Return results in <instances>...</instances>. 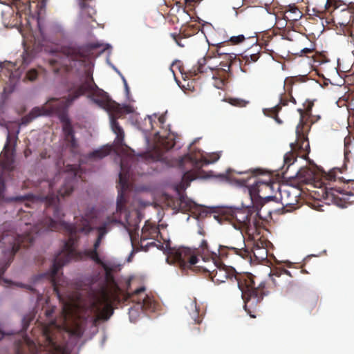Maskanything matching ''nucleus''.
I'll return each mask as SVG.
<instances>
[{
  "label": "nucleus",
  "mask_w": 354,
  "mask_h": 354,
  "mask_svg": "<svg viewBox=\"0 0 354 354\" xmlns=\"http://www.w3.org/2000/svg\"><path fill=\"white\" fill-rule=\"evenodd\" d=\"M131 167L126 158L120 161V172L118 186L116 211L107 216L106 220L99 226H95L93 219L82 217L74 224L68 223L60 206L58 196L48 194L44 200L45 218L39 221L36 226L37 232L63 230L68 236L64 248L54 258L50 270L45 275L53 286L54 291L59 294L58 286L61 285L59 270L72 260L80 261L90 259L95 263H102L98 249L111 223L122 225L129 232L131 241L138 236L139 223L141 221L138 211L130 212L127 207L126 192L129 189Z\"/></svg>",
  "instance_id": "1"
},
{
  "label": "nucleus",
  "mask_w": 354,
  "mask_h": 354,
  "mask_svg": "<svg viewBox=\"0 0 354 354\" xmlns=\"http://www.w3.org/2000/svg\"><path fill=\"white\" fill-rule=\"evenodd\" d=\"M91 50L88 46L70 44L61 48L60 58H52L49 65L55 73L64 72L74 74L75 78L69 80L66 85L69 102H73L80 97L87 95V97L99 107L109 113L111 111H119L120 104L113 101L108 93L100 88L95 83L93 72L85 68L89 62Z\"/></svg>",
  "instance_id": "2"
},
{
  "label": "nucleus",
  "mask_w": 354,
  "mask_h": 354,
  "mask_svg": "<svg viewBox=\"0 0 354 354\" xmlns=\"http://www.w3.org/2000/svg\"><path fill=\"white\" fill-rule=\"evenodd\" d=\"M228 45V41H224L216 45V48L212 51L214 56L223 57V60L220 62L219 66L216 68L207 67L205 65L208 59L211 57H204L198 61L197 65L192 67V69L185 72L183 66H180V62L173 63V66L178 65L179 71L183 77L185 79L195 80L198 74L207 73L209 70L214 80V85L216 88L221 89L227 82L228 79L232 75L231 66L234 63L237 62L236 55L233 53L226 51L223 47Z\"/></svg>",
  "instance_id": "3"
},
{
  "label": "nucleus",
  "mask_w": 354,
  "mask_h": 354,
  "mask_svg": "<svg viewBox=\"0 0 354 354\" xmlns=\"http://www.w3.org/2000/svg\"><path fill=\"white\" fill-rule=\"evenodd\" d=\"M71 104L72 102H69L68 99L66 97L62 98L53 97L48 100L43 106L33 108L28 117L32 120L39 116L56 115L62 124V129L66 140L70 142L72 147L75 148L77 144L71 120L68 115V108Z\"/></svg>",
  "instance_id": "4"
},
{
  "label": "nucleus",
  "mask_w": 354,
  "mask_h": 354,
  "mask_svg": "<svg viewBox=\"0 0 354 354\" xmlns=\"http://www.w3.org/2000/svg\"><path fill=\"white\" fill-rule=\"evenodd\" d=\"M39 221L30 230L22 235L16 234L15 232H4L0 238V248H2L4 265L0 268V279L14 259L15 254L20 247L28 248L32 244L36 236L42 232H37L36 226Z\"/></svg>",
  "instance_id": "5"
},
{
  "label": "nucleus",
  "mask_w": 354,
  "mask_h": 354,
  "mask_svg": "<svg viewBox=\"0 0 354 354\" xmlns=\"http://www.w3.org/2000/svg\"><path fill=\"white\" fill-rule=\"evenodd\" d=\"M256 276L251 273L235 279L238 281V286L242 291L244 300V308L248 314L252 318H256L259 311V304L264 296L268 295L269 291L265 281H261L256 286Z\"/></svg>",
  "instance_id": "6"
},
{
  "label": "nucleus",
  "mask_w": 354,
  "mask_h": 354,
  "mask_svg": "<svg viewBox=\"0 0 354 354\" xmlns=\"http://www.w3.org/2000/svg\"><path fill=\"white\" fill-rule=\"evenodd\" d=\"M313 105V103H310L305 110L298 109L300 121L296 128V142L290 143L291 150L284 155L283 158L284 166H287V169L295 162L297 156H306L310 151L308 131L310 130V124L308 122V119L311 114Z\"/></svg>",
  "instance_id": "7"
},
{
  "label": "nucleus",
  "mask_w": 354,
  "mask_h": 354,
  "mask_svg": "<svg viewBox=\"0 0 354 354\" xmlns=\"http://www.w3.org/2000/svg\"><path fill=\"white\" fill-rule=\"evenodd\" d=\"M338 171L340 170L333 169L324 174L325 195L337 206L344 207L349 203V197L354 195V180L344 182L343 178H337Z\"/></svg>",
  "instance_id": "8"
},
{
  "label": "nucleus",
  "mask_w": 354,
  "mask_h": 354,
  "mask_svg": "<svg viewBox=\"0 0 354 354\" xmlns=\"http://www.w3.org/2000/svg\"><path fill=\"white\" fill-rule=\"evenodd\" d=\"M250 176L241 178L237 181L242 185L248 188L250 194L252 197H259L261 198H269L272 197V194L276 189H279V185L274 182L270 176H267L266 179L257 178V170L250 171Z\"/></svg>",
  "instance_id": "9"
},
{
  "label": "nucleus",
  "mask_w": 354,
  "mask_h": 354,
  "mask_svg": "<svg viewBox=\"0 0 354 354\" xmlns=\"http://www.w3.org/2000/svg\"><path fill=\"white\" fill-rule=\"evenodd\" d=\"M116 297V295L105 286H102L97 292L93 293L91 308L95 315L93 317L95 324L100 320L109 319L113 315V303Z\"/></svg>",
  "instance_id": "10"
},
{
  "label": "nucleus",
  "mask_w": 354,
  "mask_h": 354,
  "mask_svg": "<svg viewBox=\"0 0 354 354\" xmlns=\"http://www.w3.org/2000/svg\"><path fill=\"white\" fill-rule=\"evenodd\" d=\"M222 217L237 230H250L256 225V221L251 220V214L248 209H227L223 211Z\"/></svg>",
  "instance_id": "11"
},
{
  "label": "nucleus",
  "mask_w": 354,
  "mask_h": 354,
  "mask_svg": "<svg viewBox=\"0 0 354 354\" xmlns=\"http://www.w3.org/2000/svg\"><path fill=\"white\" fill-rule=\"evenodd\" d=\"M169 259L178 263L183 270L192 268L198 262L195 250L186 247L169 248L167 260Z\"/></svg>",
  "instance_id": "12"
},
{
  "label": "nucleus",
  "mask_w": 354,
  "mask_h": 354,
  "mask_svg": "<svg viewBox=\"0 0 354 354\" xmlns=\"http://www.w3.org/2000/svg\"><path fill=\"white\" fill-rule=\"evenodd\" d=\"M39 31L41 40L39 39V45L44 46L46 43L57 44L65 37V32L63 28L57 24H48L41 26L38 22Z\"/></svg>",
  "instance_id": "13"
},
{
  "label": "nucleus",
  "mask_w": 354,
  "mask_h": 354,
  "mask_svg": "<svg viewBox=\"0 0 354 354\" xmlns=\"http://www.w3.org/2000/svg\"><path fill=\"white\" fill-rule=\"evenodd\" d=\"M216 257L212 258V261L214 265H221L223 264L222 261L227 259L229 254L239 255L243 259H247L249 255V251L245 248H237L235 247H230L225 245H219L216 248Z\"/></svg>",
  "instance_id": "14"
},
{
  "label": "nucleus",
  "mask_w": 354,
  "mask_h": 354,
  "mask_svg": "<svg viewBox=\"0 0 354 354\" xmlns=\"http://www.w3.org/2000/svg\"><path fill=\"white\" fill-rule=\"evenodd\" d=\"M145 288L140 287L131 293H128V297L133 301L139 304L142 309L153 310L156 307L154 301L147 295L145 294Z\"/></svg>",
  "instance_id": "15"
},
{
  "label": "nucleus",
  "mask_w": 354,
  "mask_h": 354,
  "mask_svg": "<svg viewBox=\"0 0 354 354\" xmlns=\"http://www.w3.org/2000/svg\"><path fill=\"white\" fill-rule=\"evenodd\" d=\"M216 269L212 270L210 275L212 281L216 283L225 281L227 279H236L235 270L232 267H227L224 264L214 265Z\"/></svg>",
  "instance_id": "16"
},
{
  "label": "nucleus",
  "mask_w": 354,
  "mask_h": 354,
  "mask_svg": "<svg viewBox=\"0 0 354 354\" xmlns=\"http://www.w3.org/2000/svg\"><path fill=\"white\" fill-rule=\"evenodd\" d=\"M17 135H12L9 131H8L6 142L0 156V161L4 162L3 164L5 166L13 161L15 147L17 143Z\"/></svg>",
  "instance_id": "17"
},
{
  "label": "nucleus",
  "mask_w": 354,
  "mask_h": 354,
  "mask_svg": "<svg viewBox=\"0 0 354 354\" xmlns=\"http://www.w3.org/2000/svg\"><path fill=\"white\" fill-rule=\"evenodd\" d=\"M185 308L193 324H199L201 323L203 314L201 312L195 297L187 299Z\"/></svg>",
  "instance_id": "18"
},
{
  "label": "nucleus",
  "mask_w": 354,
  "mask_h": 354,
  "mask_svg": "<svg viewBox=\"0 0 354 354\" xmlns=\"http://www.w3.org/2000/svg\"><path fill=\"white\" fill-rule=\"evenodd\" d=\"M283 205L286 207L295 208L298 203L300 191L294 187H289L280 191Z\"/></svg>",
  "instance_id": "19"
},
{
  "label": "nucleus",
  "mask_w": 354,
  "mask_h": 354,
  "mask_svg": "<svg viewBox=\"0 0 354 354\" xmlns=\"http://www.w3.org/2000/svg\"><path fill=\"white\" fill-rule=\"evenodd\" d=\"M176 144V136L174 133H169L166 136H162L159 141V145L155 147L157 153V158L160 159L163 156V153L171 149Z\"/></svg>",
  "instance_id": "20"
},
{
  "label": "nucleus",
  "mask_w": 354,
  "mask_h": 354,
  "mask_svg": "<svg viewBox=\"0 0 354 354\" xmlns=\"http://www.w3.org/2000/svg\"><path fill=\"white\" fill-rule=\"evenodd\" d=\"M160 234L158 227L155 223L147 221L141 231L140 246L142 248L143 242L147 239L156 240Z\"/></svg>",
  "instance_id": "21"
},
{
  "label": "nucleus",
  "mask_w": 354,
  "mask_h": 354,
  "mask_svg": "<svg viewBox=\"0 0 354 354\" xmlns=\"http://www.w3.org/2000/svg\"><path fill=\"white\" fill-rule=\"evenodd\" d=\"M80 7V18L86 22L95 21L94 15L96 14L95 9L89 5L92 0H77Z\"/></svg>",
  "instance_id": "22"
},
{
  "label": "nucleus",
  "mask_w": 354,
  "mask_h": 354,
  "mask_svg": "<svg viewBox=\"0 0 354 354\" xmlns=\"http://www.w3.org/2000/svg\"><path fill=\"white\" fill-rule=\"evenodd\" d=\"M2 21L6 28H15L21 24V16L11 8L2 12Z\"/></svg>",
  "instance_id": "23"
},
{
  "label": "nucleus",
  "mask_w": 354,
  "mask_h": 354,
  "mask_svg": "<svg viewBox=\"0 0 354 354\" xmlns=\"http://www.w3.org/2000/svg\"><path fill=\"white\" fill-rule=\"evenodd\" d=\"M194 250L196 253L201 256L204 261H209L212 258L216 257V252L212 250L206 239H202L198 248Z\"/></svg>",
  "instance_id": "24"
},
{
  "label": "nucleus",
  "mask_w": 354,
  "mask_h": 354,
  "mask_svg": "<svg viewBox=\"0 0 354 354\" xmlns=\"http://www.w3.org/2000/svg\"><path fill=\"white\" fill-rule=\"evenodd\" d=\"M335 21L344 28L353 26L354 15L349 9L341 10L336 15Z\"/></svg>",
  "instance_id": "25"
},
{
  "label": "nucleus",
  "mask_w": 354,
  "mask_h": 354,
  "mask_svg": "<svg viewBox=\"0 0 354 354\" xmlns=\"http://www.w3.org/2000/svg\"><path fill=\"white\" fill-rule=\"evenodd\" d=\"M76 180V173H73L70 176L66 177L63 185L58 190L59 195L62 197L70 195L73 191Z\"/></svg>",
  "instance_id": "26"
},
{
  "label": "nucleus",
  "mask_w": 354,
  "mask_h": 354,
  "mask_svg": "<svg viewBox=\"0 0 354 354\" xmlns=\"http://www.w3.org/2000/svg\"><path fill=\"white\" fill-rule=\"evenodd\" d=\"M320 5L315 6L310 9V6L307 7V12L309 16L317 17L320 19L324 18L326 10L329 6L328 0H319Z\"/></svg>",
  "instance_id": "27"
},
{
  "label": "nucleus",
  "mask_w": 354,
  "mask_h": 354,
  "mask_svg": "<svg viewBox=\"0 0 354 354\" xmlns=\"http://www.w3.org/2000/svg\"><path fill=\"white\" fill-rule=\"evenodd\" d=\"M110 114V119H111V127L112 131L114 132L115 134H116V142L119 145H122V142L124 141V132L123 131V129L120 126L119 123L117 121L116 116Z\"/></svg>",
  "instance_id": "28"
},
{
  "label": "nucleus",
  "mask_w": 354,
  "mask_h": 354,
  "mask_svg": "<svg viewBox=\"0 0 354 354\" xmlns=\"http://www.w3.org/2000/svg\"><path fill=\"white\" fill-rule=\"evenodd\" d=\"M287 104L288 101L285 100L283 97H281L279 104L270 109H264L263 113L266 115L274 118L277 123L281 124L282 121L278 117V113L281 109V106H286Z\"/></svg>",
  "instance_id": "29"
},
{
  "label": "nucleus",
  "mask_w": 354,
  "mask_h": 354,
  "mask_svg": "<svg viewBox=\"0 0 354 354\" xmlns=\"http://www.w3.org/2000/svg\"><path fill=\"white\" fill-rule=\"evenodd\" d=\"M302 12L295 5H289L284 15V18L287 21H297L302 17Z\"/></svg>",
  "instance_id": "30"
},
{
  "label": "nucleus",
  "mask_w": 354,
  "mask_h": 354,
  "mask_svg": "<svg viewBox=\"0 0 354 354\" xmlns=\"http://www.w3.org/2000/svg\"><path fill=\"white\" fill-rule=\"evenodd\" d=\"M263 242H256L252 248L254 257L259 260H264L267 258L268 250L264 247Z\"/></svg>",
  "instance_id": "31"
},
{
  "label": "nucleus",
  "mask_w": 354,
  "mask_h": 354,
  "mask_svg": "<svg viewBox=\"0 0 354 354\" xmlns=\"http://www.w3.org/2000/svg\"><path fill=\"white\" fill-rule=\"evenodd\" d=\"M261 48L259 44H255L249 50H248L245 55L246 62H257L261 55Z\"/></svg>",
  "instance_id": "32"
},
{
  "label": "nucleus",
  "mask_w": 354,
  "mask_h": 354,
  "mask_svg": "<svg viewBox=\"0 0 354 354\" xmlns=\"http://www.w3.org/2000/svg\"><path fill=\"white\" fill-rule=\"evenodd\" d=\"M302 290L301 286L296 281H290L284 288V292L288 296L299 295Z\"/></svg>",
  "instance_id": "33"
},
{
  "label": "nucleus",
  "mask_w": 354,
  "mask_h": 354,
  "mask_svg": "<svg viewBox=\"0 0 354 354\" xmlns=\"http://www.w3.org/2000/svg\"><path fill=\"white\" fill-rule=\"evenodd\" d=\"M111 148L108 147H103L99 149H96L87 156L88 159L100 160L109 154Z\"/></svg>",
  "instance_id": "34"
},
{
  "label": "nucleus",
  "mask_w": 354,
  "mask_h": 354,
  "mask_svg": "<svg viewBox=\"0 0 354 354\" xmlns=\"http://www.w3.org/2000/svg\"><path fill=\"white\" fill-rule=\"evenodd\" d=\"M318 297L315 295H307L303 300V306L311 313L317 306Z\"/></svg>",
  "instance_id": "35"
},
{
  "label": "nucleus",
  "mask_w": 354,
  "mask_h": 354,
  "mask_svg": "<svg viewBox=\"0 0 354 354\" xmlns=\"http://www.w3.org/2000/svg\"><path fill=\"white\" fill-rule=\"evenodd\" d=\"M188 163L191 167H198V162L194 159L189 154H186L180 157L178 160V167L182 169H185V165Z\"/></svg>",
  "instance_id": "36"
},
{
  "label": "nucleus",
  "mask_w": 354,
  "mask_h": 354,
  "mask_svg": "<svg viewBox=\"0 0 354 354\" xmlns=\"http://www.w3.org/2000/svg\"><path fill=\"white\" fill-rule=\"evenodd\" d=\"M353 139L350 136H346L344 138V162L349 161V155L351 149H353Z\"/></svg>",
  "instance_id": "37"
},
{
  "label": "nucleus",
  "mask_w": 354,
  "mask_h": 354,
  "mask_svg": "<svg viewBox=\"0 0 354 354\" xmlns=\"http://www.w3.org/2000/svg\"><path fill=\"white\" fill-rule=\"evenodd\" d=\"M18 12L30 11L31 0H14Z\"/></svg>",
  "instance_id": "38"
},
{
  "label": "nucleus",
  "mask_w": 354,
  "mask_h": 354,
  "mask_svg": "<svg viewBox=\"0 0 354 354\" xmlns=\"http://www.w3.org/2000/svg\"><path fill=\"white\" fill-rule=\"evenodd\" d=\"M21 61L20 66L26 67L28 66L33 59V54L32 52L28 51V49L25 48L22 54L21 55Z\"/></svg>",
  "instance_id": "39"
},
{
  "label": "nucleus",
  "mask_w": 354,
  "mask_h": 354,
  "mask_svg": "<svg viewBox=\"0 0 354 354\" xmlns=\"http://www.w3.org/2000/svg\"><path fill=\"white\" fill-rule=\"evenodd\" d=\"M312 176V171L307 168H301L297 173V177L301 182H306Z\"/></svg>",
  "instance_id": "40"
},
{
  "label": "nucleus",
  "mask_w": 354,
  "mask_h": 354,
  "mask_svg": "<svg viewBox=\"0 0 354 354\" xmlns=\"http://www.w3.org/2000/svg\"><path fill=\"white\" fill-rule=\"evenodd\" d=\"M196 178L195 172L192 171H187L184 173L182 178V183L183 186L187 187L189 185L191 181Z\"/></svg>",
  "instance_id": "41"
},
{
  "label": "nucleus",
  "mask_w": 354,
  "mask_h": 354,
  "mask_svg": "<svg viewBox=\"0 0 354 354\" xmlns=\"http://www.w3.org/2000/svg\"><path fill=\"white\" fill-rule=\"evenodd\" d=\"M119 111H111L110 113L116 116L117 118H120L124 113H131L133 111V109L132 106L129 105H124L121 106L120 105Z\"/></svg>",
  "instance_id": "42"
},
{
  "label": "nucleus",
  "mask_w": 354,
  "mask_h": 354,
  "mask_svg": "<svg viewBox=\"0 0 354 354\" xmlns=\"http://www.w3.org/2000/svg\"><path fill=\"white\" fill-rule=\"evenodd\" d=\"M229 102L235 106L245 107L250 103V101L241 98H230Z\"/></svg>",
  "instance_id": "43"
},
{
  "label": "nucleus",
  "mask_w": 354,
  "mask_h": 354,
  "mask_svg": "<svg viewBox=\"0 0 354 354\" xmlns=\"http://www.w3.org/2000/svg\"><path fill=\"white\" fill-rule=\"evenodd\" d=\"M37 77H38V71L35 68H32L27 71L26 76L24 77V80H27L32 82V81L35 80L37 78Z\"/></svg>",
  "instance_id": "44"
},
{
  "label": "nucleus",
  "mask_w": 354,
  "mask_h": 354,
  "mask_svg": "<svg viewBox=\"0 0 354 354\" xmlns=\"http://www.w3.org/2000/svg\"><path fill=\"white\" fill-rule=\"evenodd\" d=\"M245 39V37L243 35H239L238 36H232L230 37V40L227 41L228 44L231 43L232 44L236 45L239 44L243 42Z\"/></svg>",
  "instance_id": "45"
},
{
  "label": "nucleus",
  "mask_w": 354,
  "mask_h": 354,
  "mask_svg": "<svg viewBox=\"0 0 354 354\" xmlns=\"http://www.w3.org/2000/svg\"><path fill=\"white\" fill-rule=\"evenodd\" d=\"M21 77V72L19 70L11 71L10 73V81L12 84H15Z\"/></svg>",
  "instance_id": "46"
},
{
  "label": "nucleus",
  "mask_w": 354,
  "mask_h": 354,
  "mask_svg": "<svg viewBox=\"0 0 354 354\" xmlns=\"http://www.w3.org/2000/svg\"><path fill=\"white\" fill-rule=\"evenodd\" d=\"M180 207H187V209L191 210L196 207V203L192 201H187L185 198L180 199Z\"/></svg>",
  "instance_id": "47"
},
{
  "label": "nucleus",
  "mask_w": 354,
  "mask_h": 354,
  "mask_svg": "<svg viewBox=\"0 0 354 354\" xmlns=\"http://www.w3.org/2000/svg\"><path fill=\"white\" fill-rule=\"evenodd\" d=\"M33 319V315H27L26 316L24 317L23 319H22V322H23V328L24 329H26L30 322Z\"/></svg>",
  "instance_id": "48"
},
{
  "label": "nucleus",
  "mask_w": 354,
  "mask_h": 354,
  "mask_svg": "<svg viewBox=\"0 0 354 354\" xmlns=\"http://www.w3.org/2000/svg\"><path fill=\"white\" fill-rule=\"evenodd\" d=\"M28 199V196H20L17 197H12V198H8L5 199L6 201L11 202V201H15V202H24L26 201Z\"/></svg>",
  "instance_id": "49"
},
{
  "label": "nucleus",
  "mask_w": 354,
  "mask_h": 354,
  "mask_svg": "<svg viewBox=\"0 0 354 354\" xmlns=\"http://www.w3.org/2000/svg\"><path fill=\"white\" fill-rule=\"evenodd\" d=\"M97 264L100 265L104 268V270H105V272H106V277L108 279L112 278V276H111V269L106 263H104L102 261V263H97Z\"/></svg>",
  "instance_id": "50"
},
{
  "label": "nucleus",
  "mask_w": 354,
  "mask_h": 354,
  "mask_svg": "<svg viewBox=\"0 0 354 354\" xmlns=\"http://www.w3.org/2000/svg\"><path fill=\"white\" fill-rule=\"evenodd\" d=\"M170 36L173 38V39L176 41V43L180 47H184V44H183L180 41L182 37L179 34L176 33H171Z\"/></svg>",
  "instance_id": "51"
},
{
  "label": "nucleus",
  "mask_w": 354,
  "mask_h": 354,
  "mask_svg": "<svg viewBox=\"0 0 354 354\" xmlns=\"http://www.w3.org/2000/svg\"><path fill=\"white\" fill-rule=\"evenodd\" d=\"M313 52V49H312V48H304L303 49H301L300 50L299 53H295V55H297L299 56H303V55H306L309 53H312Z\"/></svg>",
  "instance_id": "52"
},
{
  "label": "nucleus",
  "mask_w": 354,
  "mask_h": 354,
  "mask_svg": "<svg viewBox=\"0 0 354 354\" xmlns=\"http://www.w3.org/2000/svg\"><path fill=\"white\" fill-rule=\"evenodd\" d=\"M32 2H37V6L39 7L40 10H42L45 8L47 0H33Z\"/></svg>",
  "instance_id": "53"
},
{
  "label": "nucleus",
  "mask_w": 354,
  "mask_h": 354,
  "mask_svg": "<svg viewBox=\"0 0 354 354\" xmlns=\"http://www.w3.org/2000/svg\"><path fill=\"white\" fill-rule=\"evenodd\" d=\"M5 183L3 180L0 179V199H3V193L5 191Z\"/></svg>",
  "instance_id": "54"
},
{
  "label": "nucleus",
  "mask_w": 354,
  "mask_h": 354,
  "mask_svg": "<svg viewBox=\"0 0 354 354\" xmlns=\"http://www.w3.org/2000/svg\"><path fill=\"white\" fill-rule=\"evenodd\" d=\"M32 153V151L30 149L27 148L24 151V156L25 157H28Z\"/></svg>",
  "instance_id": "55"
},
{
  "label": "nucleus",
  "mask_w": 354,
  "mask_h": 354,
  "mask_svg": "<svg viewBox=\"0 0 354 354\" xmlns=\"http://www.w3.org/2000/svg\"><path fill=\"white\" fill-rule=\"evenodd\" d=\"M53 311H54V310H53V309L47 310L46 311V317H51L52 314L53 313Z\"/></svg>",
  "instance_id": "56"
},
{
  "label": "nucleus",
  "mask_w": 354,
  "mask_h": 354,
  "mask_svg": "<svg viewBox=\"0 0 354 354\" xmlns=\"http://www.w3.org/2000/svg\"><path fill=\"white\" fill-rule=\"evenodd\" d=\"M198 233L202 236H205V230H203V228L202 227H199V229H198Z\"/></svg>",
  "instance_id": "57"
},
{
  "label": "nucleus",
  "mask_w": 354,
  "mask_h": 354,
  "mask_svg": "<svg viewBox=\"0 0 354 354\" xmlns=\"http://www.w3.org/2000/svg\"><path fill=\"white\" fill-rule=\"evenodd\" d=\"M123 81H124V83L125 89H126V91L127 92H129V86L127 85V82L125 79H123Z\"/></svg>",
  "instance_id": "58"
},
{
  "label": "nucleus",
  "mask_w": 354,
  "mask_h": 354,
  "mask_svg": "<svg viewBox=\"0 0 354 354\" xmlns=\"http://www.w3.org/2000/svg\"><path fill=\"white\" fill-rule=\"evenodd\" d=\"M50 188L53 190L54 189V182H51L49 184Z\"/></svg>",
  "instance_id": "59"
},
{
  "label": "nucleus",
  "mask_w": 354,
  "mask_h": 354,
  "mask_svg": "<svg viewBox=\"0 0 354 354\" xmlns=\"http://www.w3.org/2000/svg\"><path fill=\"white\" fill-rule=\"evenodd\" d=\"M185 1L186 3H189L190 4L191 3L194 2V0H185Z\"/></svg>",
  "instance_id": "60"
},
{
  "label": "nucleus",
  "mask_w": 354,
  "mask_h": 354,
  "mask_svg": "<svg viewBox=\"0 0 354 354\" xmlns=\"http://www.w3.org/2000/svg\"><path fill=\"white\" fill-rule=\"evenodd\" d=\"M290 101H291L292 102H293L294 104H296V100H295V99L293 97H290Z\"/></svg>",
  "instance_id": "61"
},
{
  "label": "nucleus",
  "mask_w": 354,
  "mask_h": 354,
  "mask_svg": "<svg viewBox=\"0 0 354 354\" xmlns=\"http://www.w3.org/2000/svg\"><path fill=\"white\" fill-rule=\"evenodd\" d=\"M40 156H41V158L42 159L46 158V154H45V153H41L40 154Z\"/></svg>",
  "instance_id": "62"
},
{
  "label": "nucleus",
  "mask_w": 354,
  "mask_h": 354,
  "mask_svg": "<svg viewBox=\"0 0 354 354\" xmlns=\"http://www.w3.org/2000/svg\"><path fill=\"white\" fill-rule=\"evenodd\" d=\"M283 272L286 274H289L290 272L289 271L286 270H284Z\"/></svg>",
  "instance_id": "63"
},
{
  "label": "nucleus",
  "mask_w": 354,
  "mask_h": 354,
  "mask_svg": "<svg viewBox=\"0 0 354 354\" xmlns=\"http://www.w3.org/2000/svg\"><path fill=\"white\" fill-rule=\"evenodd\" d=\"M17 286H20V287H23L24 286L22 283H19Z\"/></svg>",
  "instance_id": "64"
}]
</instances>
